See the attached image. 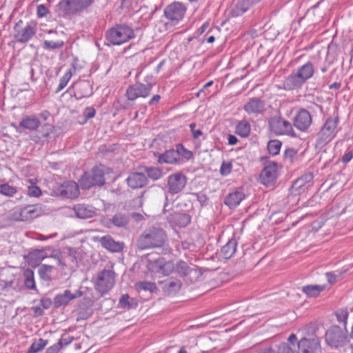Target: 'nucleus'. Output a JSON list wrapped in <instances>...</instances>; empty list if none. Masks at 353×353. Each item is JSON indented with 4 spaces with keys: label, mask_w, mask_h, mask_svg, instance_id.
Here are the masks:
<instances>
[{
    "label": "nucleus",
    "mask_w": 353,
    "mask_h": 353,
    "mask_svg": "<svg viewBox=\"0 0 353 353\" xmlns=\"http://www.w3.org/2000/svg\"><path fill=\"white\" fill-rule=\"evenodd\" d=\"M64 46V42L62 40L49 41L45 40L43 43V48L47 50H53L61 48Z\"/></svg>",
    "instance_id": "nucleus-46"
},
{
    "label": "nucleus",
    "mask_w": 353,
    "mask_h": 353,
    "mask_svg": "<svg viewBox=\"0 0 353 353\" xmlns=\"http://www.w3.org/2000/svg\"><path fill=\"white\" fill-rule=\"evenodd\" d=\"M325 288V285H307L303 286L302 291L310 297H316L323 291Z\"/></svg>",
    "instance_id": "nucleus-39"
},
{
    "label": "nucleus",
    "mask_w": 353,
    "mask_h": 353,
    "mask_svg": "<svg viewBox=\"0 0 353 353\" xmlns=\"http://www.w3.org/2000/svg\"><path fill=\"white\" fill-rule=\"evenodd\" d=\"M244 198L245 194L241 190H236L225 196L224 203L230 208H234L240 204Z\"/></svg>",
    "instance_id": "nucleus-27"
},
{
    "label": "nucleus",
    "mask_w": 353,
    "mask_h": 353,
    "mask_svg": "<svg viewBox=\"0 0 353 353\" xmlns=\"http://www.w3.org/2000/svg\"><path fill=\"white\" fill-rule=\"evenodd\" d=\"M115 273L113 270L104 269L98 272L94 281L95 290L103 296L107 294L115 284Z\"/></svg>",
    "instance_id": "nucleus-8"
},
{
    "label": "nucleus",
    "mask_w": 353,
    "mask_h": 353,
    "mask_svg": "<svg viewBox=\"0 0 353 353\" xmlns=\"http://www.w3.org/2000/svg\"><path fill=\"white\" fill-rule=\"evenodd\" d=\"M265 101L257 97L249 99L248 102L245 103L243 110L248 114H262L265 110Z\"/></svg>",
    "instance_id": "nucleus-22"
},
{
    "label": "nucleus",
    "mask_w": 353,
    "mask_h": 353,
    "mask_svg": "<svg viewBox=\"0 0 353 353\" xmlns=\"http://www.w3.org/2000/svg\"><path fill=\"white\" fill-rule=\"evenodd\" d=\"M282 143L279 140L272 139L268 141L267 149L270 155H277L281 150Z\"/></svg>",
    "instance_id": "nucleus-45"
},
{
    "label": "nucleus",
    "mask_w": 353,
    "mask_h": 353,
    "mask_svg": "<svg viewBox=\"0 0 353 353\" xmlns=\"http://www.w3.org/2000/svg\"><path fill=\"white\" fill-rule=\"evenodd\" d=\"M49 13L48 9L43 4L39 5L37 8V14L38 17H43Z\"/></svg>",
    "instance_id": "nucleus-58"
},
{
    "label": "nucleus",
    "mask_w": 353,
    "mask_h": 353,
    "mask_svg": "<svg viewBox=\"0 0 353 353\" xmlns=\"http://www.w3.org/2000/svg\"><path fill=\"white\" fill-rule=\"evenodd\" d=\"M159 283L162 285V290L168 294L177 292L181 288L182 283L180 280L174 277H170Z\"/></svg>",
    "instance_id": "nucleus-25"
},
{
    "label": "nucleus",
    "mask_w": 353,
    "mask_h": 353,
    "mask_svg": "<svg viewBox=\"0 0 353 353\" xmlns=\"http://www.w3.org/2000/svg\"><path fill=\"white\" fill-rule=\"evenodd\" d=\"M28 194L30 196L38 197L41 194V191L37 186H30L28 190Z\"/></svg>",
    "instance_id": "nucleus-55"
},
{
    "label": "nucleus",
    "mask_w": 353,
    "mask_h": 353,
    "mask_svg": "<svg viewBox=\"0 0 353 353\" xmlns=\"http://www.w3.org/2000/svg\"><path fill=\"white\" fill-rule=\"evenodd\" d=\"M134 37L133 29L126 24H117L110 28L105 34L106 39L114 46L121 45Z\"/></svg>",
    "instance_id": "nucleus-6"
},
{
    "label": "nucleus",
    "mask_w": 353,
    "mask_h": 353,
    "mask_svg": "<svg viewBox=\"0 0 353 353\" xmlns=\"http://www.w3.org/2000/svg\"><path fill=\"white\" fill-rule=\"evenodd\" d=\"M53 266L49 265H41L39 268L38 273L41 279L50 281L51 279Z\"/></svg>",
    "instance_id": "nucleus-43"
},
{
    "label": "nucleus",
    "mask_w": 353,
    "mask_h": 353,
    "mask_svg": "<svg viewBox=\"0 0 353 353\" xmlns=\"http://www.w3.org/2000/svg\"><path fill=\"white\" fill-rule=\"evenodd\" d=\"M79 185L74 181H68L63 185L61 194L69 199L77 198L79 194Z\"/></svg>",
    "instance_id": "nucleus-29"
},
{
    "label": "nucleus",
    "mask_w": 353,
    "mask_h": 353,
    "mask_svg": "<svg viewBox=\"0 0 353 353\" xmlns=\"http://www.w3.org/2000/svg\"><path fill=\"white\" fill-rule=\"evenodd\" d=\"M277 169L278 163L276 162H268L259 175L260 182L267 187L274 185L278 176Z\"/></svg>",
    "instance_id": "nucleus-14"
},
{
    "label": "nucleus",
    "mask_w": 353,
    "mask_h": 353,
    "mask_svg": "<svg viewBox=\"0 0 353 353\" xmlns=\"http://www.w3.org/2000/svg\"><path fill=\"white\" fill-rule=\"evenodd\" d=\"M61 349V345H59L58 342L53 344L47 348L46 353H58Z\"/></svg>",
    "instance_id": "nucleus-60"
},
{
    "label": "nucleus",
    "mask_w": 353,
    "mask_h": 353,
    "mask_svg": "<svg viewBox=\"0 0 353 353\" xmlns=\"http://www.w3.org/2000/svg\"><path fill=\"white\" fill-rule=\"evenodd\" d=\"M139 169L142 170L145 174H146L148 179H150L154 181L161 179L163 176V170L157 167L143 166L140 167Z\"/></svg>",
    "instance_id": "nucleus-35"
},
{
    "label": "nucleus",
    "mask_w": 353,
    "mask_h": 353,
    "mask_svg": "<svg viewBox=\"0 0 353 353\" xmlns=\"http://www.w3.org/2000/svg\"><path fill=\"white\" fill-rule=\"evenodd\" d=\"M165 232L161 228L152 227L146 229L137 240L141 250L162 247L166 241Z\"/></svg>",
    "instance_id": "nucleus-2"
},
{
    "label": "nucleus",
    "mask_w": 353,
    "mask_h": 353,
    "mask_svg": "<svg viewBox=\"0 0 353 353\" xmlns=\"http://www.w3.org/2000/svg\"><path fill=\"white\" fill-rule=\"evenodd\" d=\"M196 123H191L190 124V128L192 133V137L193 139H198L200 136L203 135V132L200 130H196Z\"/></svg>",
    "instance_id": "nucleus-56"
},
{
    "label": "nucleus",
    "mask_w": 353,
    "mask_h": 353,
    "mask_svg": "<svg viewBox=\"0 0 353 353\" xmlns=\"http://www.w3.org/2000/svg\"><path fill=\"white\" fill-rule=\"evenodd\" d=\"M176 150L177 152L179 160L183 161L184 159L185 161H188L193 156L192 152L190 150L185 148L184 146L181 143H178L176 145Z\"/></svg>",
    "instance_id": "nucleus-42"
},
{
    "label": "nucleus",
    "mask_w": 353,
    "mask_h": 353,
    "mask_svg": "<svg viewBox=\"0 0 353 353\" xmlns=\"http://www.w3.org/2000/svg\"><path fill=\"white\" fill-rule=\"evenodd\" d=\"M278 353H300L298 349V341L294 334H291L287 342L282 343L278 347Z\"/></svg>",
    "instance_id": "nucleus-23"
},
{
    "label": "nucleus",
    "mask_w": 353,
    "mask_h": 353,
    "mask_svg": "<svg viewBox=\"0 0 353 353\" xmlns=\"http://www.w3.org/2000/svg\"><path fill=\"white\" fill-rule=\"evenodd\" d=\"M232 168V163L223 161L220 168V174L222 176H226L231 172Z\"/></svg>",
    "instance_id": "nucleus-52"
},
{
    "label": "nucleus",
    "mask_w": 353,
    "mask_h": 353,
    "mask_svg": "<svg viewBox=\"0 0 353 353\" xmlns=\"http://www.w3.org/2000/svg\"><path fill=\"white\" fill-rule=\"evenodd\" d=\"M325 339L327 345L334 349L344 347L349 341L347 329L338 325L330 327L325 332Z\"/></svg>",
    "instance_id": "nucleus-7"
},
{
    "label": "nucleus",
    "mask_w": 353,
    "mask_h": 353,
    "mask_svg": "<svg viewBox=\"0 0 353 353\" xmlns=\"http://www.w3.org/2000/svg\"><path fill=\"white\" fill-rule=\"evenodd\" d=\"M47 256V253L43 250H36L29 254L28 262L31 265H37Z\"/></svg>",
    "instance_id": "nucleus-38"
},
{
    "label": "nucleus",
    "mask_w": 353,
    "mask_h": 353,
    "mask_svg": "<svg viewBox=\"0 0 353 353\" xmlns=\"http://www.w3.org/2000/svg\"><path fill=\"white\" fill-rule=\"evenodd\" d=\"M335 315L337 321L343 323V327L346 328L347 319L348 317V312L346 310L339 309L335 312Z\"/></svg>",
    "instance_id": "nucleus-49"
},
{
    "label": "nucleus",
    "mask_w": 353,
    "mask_h": 353,
    "mask_svg": "<svg viewBox=\"0 0 353 353\" xmlns=\"http://www.w3.org/2000/svg\"><path fill=\"white\" fill-rule=\"evenodd\" d=\"M17 192V188L11 186L8 183H3L0 185V194L7 196H12Z\"/></svg>",
    "instance_id": "nucleus-48"
},
{
    "label": "nucleus",
    "mask_w": 353,
    "mask_h": 353,
    "mask_svg": "<svg viewBox=\"0 0 353 353\" xmlns=\"http://www.w3.org/2000/svg\"><path fill=\"white\" fill-rule=\"evenodd\" d=\"M39 212L37 210V205H28L21 209L20 216L21 221L32 219L39 216Z\"/></svg>",
    "instance_id": "nucleus-36"
},
{
    "label": "nucleus",
    "mask_w": 353,
    "mask_h": 353,
    "mask_svg": "<svg viewBox=\"0 0 353 353\" xmlns=\"http://www.w3.org/2000/svg\"><path fill=\"white\" fill-rule=\"evenodd\" d=\"M71 77L70 72H66L59 80V83L57 88L55 90L56 93H59L61 90H62L67 85Z\"/></svg>",
    "instance_id": "nucleus-51"
},
{
    "label": "nucleus",
    "mask_w": 353,
    "mask_h": 353,
    "mask_svg": "<svg viewBox=\"0 0 353 353\" xmlns=\"http://www.w3.org/2000/svg\"><path fill=\"white\" fill-rule=\"evenodd\" d=\"M313 179L312 172H308L303 174L293 182L291 186L292 192L294 194H301L312 185Z\"/></svg>",
    "instance_id": "nucleus-18"
},
{
    "label": "nucleus",
    "mask_w": 353,
    "mask_h": 353,
    "mask_svg": "<svg viewBox=\"0 0 353 353\" xmlns=\"http://www.w3.org/2000/svg\"><path fill=\"white\" fill-rule=\"evenodd\" d=\"M187 184V177L181 172L170 174L167 178V190L165 192V202L163 212L165 214L169 206V196L181 193Z\"/></svg>",
    "instance_id": "nucleus-3"
},
{
    "label": "nucleus",
    "mask_w": 353,
    "mask_h": 353,
    "mask_svg": "<svg viewBox=\"0 0 353 353\" xmlns=\"http://www.w3.org/2000/svg\"><path fill=\"white\" fill-rule=\"evenodd\" d=\"M74 340V337L71 336H66L65 334H63L61 339L59 340L58 343L61 345V348L64 346L69 345Z\"/></svg>",
    "instance_id": "nucleus-54"
},
{
    "label": "nucleus",
    "mask_w": 353,
    "mask_h": 353,
    "mask_svg": "<svg viewBox=\"0 0 353 353\" xmlns=\"http://www.w3.org/2000/svg\"><path fill=\"white\" fill-rule=\"evenodd\" d=\"M23 277H24V285L26 287L30 290H34L36 288L34 277V272L30 268H27L23 272Z\"/></svg>",
    "instance_id": "nucleus-41"
},
{
    "label": "nucleus",
    "mask_w": 353,
    "mask_h": 353,
    "mask_svg": "<svg viewBox=\"0 0 353 353\" xmlns=\"http://www.w3.org/2000/svg\"><path fill=\"white\" fill-rule=\"evenodd\" d=\"M78 183L82 190H88L93 186L102 187L105 183L104 166L101 164L94 165L90 171L84 172Z\"/></svg>",
    "instance_id": "nucleus-5"
},
{
    "label": "nucleus",
    "mask_w": 353,
    "mask_h": 353,
    "mask_svg": "<svg viewBox=\"0 0 353 353\" xmlns=\"http://www.w3.org/2000/svg\"><path fill=\"white\" fill-rule=\"evenodd\" d=\"M334 60L330 59V54L327 53L326 58L325 59V61L323 64V65L321 67V71L322 72H325L327 69L330 68V66L333 63Z\"/></svg>",
    "instance_id": "nucleus-57"
},
{
    "label": "nucleus",
    "mask_w": 353,
    "mask_h": 353,
    "mask_svg": "<svg viewBox=\"0 0 353 353\" xmlns=\"http://www.w3.org/2000/svg\"><path fill=\"white\" fill-rule=\"evenodd\" d=\"M100 243L104 248L112 252H121L124 246L123 242L115 241L114 239L110 235H106L101 237L100 239Z\"/></svg>",
    "instance_id": "nucleus-24"
},
{
    "label": "nucleus",
    "mask_w": 353,
    "mask_h": 353,
    "mask_svg": "<svg viewBox=\"0 0 353 353\" xmlns=\"http://www.w3.org/2000/svg\"><path fill=\"white\" fill-rule=\"evenodd\" d=\"M47 344V340L40 338L32 343L28 350V353H38L41 351Z\"/></svg>",
    "instance_id": "nucleus-44"
},
{
    "label": "nucleus",
    "mask_w": 353,
    "mask_h": 353,
    "mask_svg": "<svg viewBox=\"0 0 353 353\" xmlns=\"http://www.w3.org/2000/svg\"><path fill=\"white\" fill-rule=\"evenodd\" d=\"M283 157L286 163L292 164L297 158V151L294 148H287L284 151Z\"/></svg>",
    "instance_id": "nucleus-47"
},
{
    "label": "nucleus",
    "mask_w": 353,
    "mask_h": 353,
    "mask_svg": "<svg viewBox=\"0 0 353 353\" xmlns=\"http://www.w3.org/2000/svg\"><path fill=\"white\" fill-rule=\"evenodd\" d=\"M41 123L35 115L26 116L23 117L20 123L19 126L31 131L35 130L40 125Z\"/></svg>",
    "instance_id": "nucleus-32"
},
{
    "label": "nucleus",
    "mask_w": 353,
    "mask_h": 353,
    "mask_svg": "<svg viewBox=\"0 0 353 353\" xmlns=\"http://www.w3.org/2000/svg\"><path fill=\"white\" fill-rule=\"evenodd\" d=\"M130 296L128 294H123L119 299V305L122 308H126Z\"/></svg>",
    "instance_id": "nucleus-62"
},
{
    "label": "nucleus",
    "mask_w": 353,
    "mask_h": 353,
    "mask_svg": "<svg viewBox=\"0 0 353 353\" xmlns=\"http://www.w3.org/2000/svg\"><path fill=\"white\" fill-rule=\"evenodd\" d=\"M152 90V84H144L140 81H136L132 85L128 87L125 91V96L129 101H134L137 99L148 97Z\"/></svg>",
    "instance_id": "nucleus-12"
},
{
    "label": "nucleus",
    "mask_w": 353,
    "mask_h": 353,
    "mask_svg": "<svg viewBox=\"0 0 353 353\" xmlns=\"http://www.w3.org/2000/svg\"><path fill=\"white\" fill-rule=\"evenodd\" d=\"M23 23L19 20L15 23L14 30L15 32L14 38L15 41L20 43H26L28 42L37 33V26L32 22L28 23L23 28H20V25Z\"/></svg>",
    "instance_id": "nucleus-10"
},
{
    "label": "nucleus",
    "mask_w": 353,
    "mask_h": 353,
    "mask_svg": "<svg viewBox=\"0 0 353 353\" xmlns=\"http://www.w3.org/2000/svg\"><path fill=\"white\" fill-rule=\"evenodd\" d=\"M73 210L77 217L79 219H86L92 218L96 214V212L93 207L83 203L74 205Z\"/></svg>",
    "instance_id": "nucleus-26"
},
{
    "label": "nucleus",
    "mask_w": 353,
    "mask_h": 353,
    "mask_svg": "<svg viewBox=\"0 0 353 353\" xmlns=\"http://www.w3.org/2000/svg\"><path fill=\"white\" fill-rule=\"evenodd\" d=\"M130 220V216L128 214L117 212L111 218L110 221L116 227L123 228L129 223Z\"/></svg>",
    "instance_id": "nucleus-37"
},
{
    "label": "nucleus",
    "mask_w": 353,
    "mask_h": 353,
    "mask_svg": "<svg viewBox=\"0 0 353 353\" xmlns=\"http://www.w3.org/2000/svg\"><path fill=\"white\" fill-rule=\"evenodd\" d=\"M163 214L172 227L184 228L191 221V216L187 213L176 211L169 212L167 208L165 214L163 212Z\"/></svg>",
    "instance_id": "nucleus-15"
},
{
    "label": "nucleus",
    "mask_w": 353,
    "mask_h": 353,
    "mask_svg": "<svg viewBox=\"0 0 353 353\" xmlns=\"http://www.w3.org/2000/svg\"><path fill=\"white\" fill-rule=\"evenodd\" d=\"M235 133L241 137H247L250 133V125L248 121L242 120L235 128Z\"/></svg>",
    "instance_id": "nucleus-40"
},
{
    "label": "nucleus",
    "mask_w": 353,
    "mask_h": 353,
    "mask_svg": "<svg viewBox=\"0 0 353 353\" xmlns=\"http://www.w3.org/2000/svg\"><path fill=\"white\" fill-rule=\"evenodd\" d=\"M154 156L158 158L157 162L161 164L181 165L184 162L183 160L178 159L176 148L168 150L163 153H155Z\"/></svg>",
    "instance_id": "nucleus-21"
},
{
    "label": "nucleus",
    "mask_w": 353,
    "mask_h": 353,
    "mask_svg": "<svg viewBox=\"0 0 353 353\" xmlns=\"http://www.w3.org/2000/svg\"><path fill=\"white\" fill-rule=\"evenodd\" d=\"M126 182L130 188L139 189L146 186L149 180L143 172H133L129 174Z\"/></svg>",
    "instance_id": "nucleus-19"
},
{
    "label": "nucleus",
    "mask_w": 353,
    "mask_h": 353,
    "mask_svg": "<svg viewBox=\"0 0 353 353\" xmlns=\"http://www.w3.org/2000/svg\"><path fill=\"white\" fill-rule=\"evenodd\" d=\"M84 121L85 123L88 119L93 118L96 114V110L92 107H87L83 111Z\"/></svg>",
    "instance_id": "nucleus-53"
},
{
    "label": "nucleus",
    "mask_w": 353,
    "mask_h": 353,
    "mask_svg": "<svg viewBox=\"0 0 353 353\" xmlns=\"http://www.w3.org/2000/svg\"><path fill=\"white\" fill-rule=\"evenodd\" d=\"M136 288L138 290L152 292L156 289V285L150 281H139L136 284Z\"/></svg>",
    "instance_id": "nucleus-50"
},
{
    "label": "nucleus",
    "mask_w": 353,
    "mask_h": 353,
    "mask_svg": "<svg viewBox=\"0 0 353 353\" xmlns=\"http://www.w3.org/2000/svg\"><path fill=\"white\" fill-rule=\"evenodd\" d=\"M92 94V88L88 81H81L77 84L74 97L76 99L80 100L83 98L89 97Z\"/></svg>",
    "instance_id": "nucleus-28"
},
{
    "label": "nucleus",
    "mask_w": 353,
    "mask_h": 353,
    "mask_svg": "<svg viewBox=\"0 0 353 353\" xmlns=\"http://www.w3.org/2000/svg\"><path fill=\"white\" fill-rule=\"evenodd\" d=\"M94 1V0H61L58 6L65 14H74L87 9Z\"/></svg>",
    "instance_id": "nucleus-9"
},
{
    "label": "nucleus",
    "mask_w": 353,
    "mask_h": 353,
    "mask_svg": "<svg viewBox=\"0 0 353 353\" xmlns=\"http://www.w3.org/2000/svg\"><path fill=\"white\" fill-rule=\"evenodd\" d=\"M353 158V150L348 151L341 157V161L343 163H347Z\"/></svg>",
    "instance_id": "nucleus-63"
},
{
    "label": "nucleus",
    "mask_w": 353,
    "mask_h": 353,
    "mask_svg": "<svg viewBox=\"0 0 353 353\" xmlns=\"http://www.w3.org/2000/svg\"><path fill=\"white\" fill-rule=\"evenodd\" d=\"M250 8L246 0H234L230 8V14L232 17H237L243 14Z\"/></svg>",
    "instance_id": "nucleus-30"
},
{
    "label": "nucleus",
    "mask_w": 353,
    "mask_h": 353,
    "mask_svg": "<svg viewBox=\"0 0 353 353\" xmlns=\"http://www.w3.org/2000/svg\"><path fill=\"white\" fill-rule=\"evenodd\" d=\"M300 353H322L321 341L318 337H303L298 341Z\"/></svg>",
    "instance_id": "nucleus-16"
},
{
    "label": "nucleus",
    "mask_w": 353,
    "mask_h": 353,
    "mask_svg": "<svg viewBox=\"0 0 353 353\" xmlns=\"http://www.w3.org/2000/svg\"><path fill=\"white\" fill-rule=\"evenodd\" d=\"M173 268V264L170 262H164L163 259L159 258L154 263V271L161 273L165 276L170 274Z\"/></svg>",
    "instance_id": "nucleus-34"
},
{
    "label": "nucleus",
    "mask_w": 353,
    "mask_h": 353,
    "mask_svg": "<svg viewBox=\"0 0 353 353\" xmlns=\"http://www.w3.org/2000/svg\"><path fill=\"white\" fill-rule=\"evenodd\" d=\"M339 123L338 115L334 118L330 117L326 119L320 131L316 134V148L322 149L335 137Z\"/></svg>",
    "instance_id": "nucleus-4"
},
{
    "label": "nucleus",
    "mask_w": 353,
    "mask_h": 353,
    "mask_svg": "<svg viewBox=\"0 0 353 353\" xmlns=\"http://www.w3.org/2000/svg\"><path fill=\"white\" fill-rule=\"evenodd\" d=\"M82 292L79 290L72 293L70 290H65L63 293L59 294L54 298L53 303L55 307L58 308L67 305L72 300L81 296Z\"/></svg>",
    "instance_id": "nucleus-20"
},
{
    "label": "nucleus",
    "mask_w": 353,
    "mask_h": 353,
    "mask_svg": "<svg viewBox=\"0 0 353 353\" xmlns=\"http://www.w3.org/2000/svg\"><path fill=\"white\" fill-rule=\"evenodd\" d=\"M185 6L179 1H174L168 5L163 11L165 17L175 24L181 21L186 12Z\"/></svg>",
    "instance_id": "nucleus-11"
},
{
    "label": "nucleus",
    "mask_w": 353,
    "mask_h": 353,
    "mask_svg": "<svg viewBox=\"0 0 353 353\" xmlns=\"http://www.w3.org/2000/svg\"><path fill=\"white\" fill-rule=\"evenodd\" d=\"M270 131L276 135L287 134L296 137L292 124L281 117H273L269 121Z\"/></svg>",
    "instance_id": "nucleus-13"
},
{
    "label": "nucleus",
    "mask_w": 353,
    "mask_h": 353,
    "mask_svg": "<svg viewBox=\"0 0 353 353\" xmlns=\"http://www.w3.org/2000/svg\"><path fill=\"white\" fill-rule=\"evenodd\" d=\"M52 131V125L48 123L43 125L42 127L41 134L43 137H48Z\"/></svg>",
    "instance_id": "nucleus-59"
},
{
    "label": "nucleus",
    "mask_w": 353,
    "mask_h": 353,
    "mask_svg": "<svg viewBox=\"0 0 353 353\" xmlns=\"http://www.w3.org/2000/svg\"><path fill=\"white\" fill-rule=\"evenodd\" d=\"M236 245L237 241L235 239L232 238L230 239L228 243L221 248L220 255L225 259L231 258L236 252Z\"/></svg>",
    "instance_id": "nucleus-33"
},
{
    "label": "nucleus",
    "mask_w": 353,
    "mask_h": 353,
    "mask_svg": "<svg viewBox=\"0 0 353 353\" xmlns=\"http://www.w3.org/2000/svg\"><path fill=\"white\" fill-rule=\"evenodd\" d=\"M326 278L329 283L332 284L336 281L337 276L333 272H327L325 274Z\"/></svg>",
    "instance_id": "nucleus-64"
},
{
    "label": "nucleus",
    "mask_w": 353,
    "mask_h": 353,
    "mask_svg": "<svg viewBox=\"0 0 353 353\" xmlns=\"http://www.w3.org/2000/svg\"><path fill=\"white\" fill-rule=\"evenodd\" d=\"M314 74L313 64L307 61L285 78L283 82L284 89L286 90L300 89Z\"/></svg>",
    "instance_id": "nucleus-1"
},
{
    "label": "nucleus",
    "mask_w": 353,
    "mask_h": 353,
    "mask_svg": "<svg viewBox=\"0 0 353 353\" xmlns=\"http://www.w3.org/2000/svg\"><path fill=\"white\" fill-rule=\"evenodd\" d=\"M312 122L310 113L305 108H301L293 118V125L301 132H307Z\"/></svg>",
    "instance_id": "nucleus-17"
},
{
    "label": "nucleus",
    "mask_w": 353,
    "mask_h": 353,
    "mask_svg": "<svg viewBox=\"0 0 353 353\" xmlns=\"http://www.w3.org/2000/svg\"><path fill=\"white\" fill-rule=\"evenodd\" d=\"M41 305L43 309H48L52 304V301L50 298L43 297L40 300Z\"/></svg>",
    "instance_id": "nucleus-61"
},
{
    "label": "nucleus",
    "mask_w": 353,
    "mask_h": 353,
    "mask_svg": "<svg viewBox=\"0 0 353 353\" xmlns=\"http://www.w3.org/2000/svg\"><path fill=\"white\" fill-rule=\"evenodd\" d=\"M175 268L177 273L183 277L190 276V279L192 280V276H194V279L198 276L196 270L194 268H191L188 265V263L183 261H179L176 263Z\"/></svg>",
    "instance_id": "nucleus-31"
}]
</instances>
